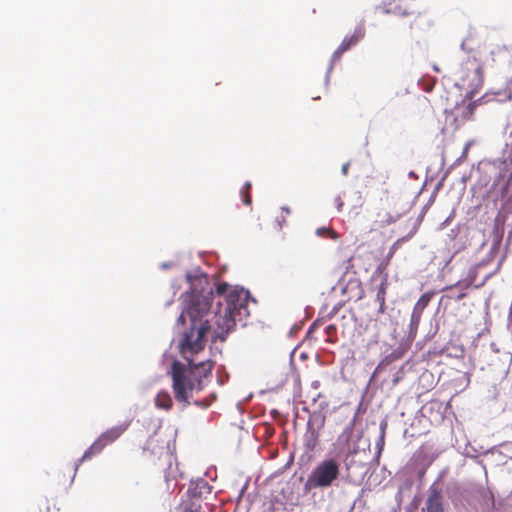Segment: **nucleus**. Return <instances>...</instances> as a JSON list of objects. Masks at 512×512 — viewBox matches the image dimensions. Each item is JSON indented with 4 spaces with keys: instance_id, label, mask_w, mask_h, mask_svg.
Wrapping results in <instances>:
<instances>
[{
    "instance_id": "nucleus-10",
    "label": "nucleus",
    "mask_w": 512,
    "mask_h": 512,
    "mask_svg": "<svg viewBox=\"0 0 512 512\" xmlns=\"http://www.w3.org/2000/svg\"><path fill=\"white\" fill-rule=\"evenodd\" d=\"M492 63L506 62L512 58V50L507 45H496L490 51Z\"/></svg>"
},
{
    "instance_id": "nucleus-14",
    "label": "nucleus",
    "mask_w": 512,
    "mask_h": 512,
    "mask_svg": "<svg viewBox=\"0 0 512 512\" xmlns=\"http://www.w3.org/2000/svg\"><path fill=\"white\" fill-rule=\"evenodd\" d=\"M403 356V353L400 351V350H394L392 353H390L389 355H387L379 364L378 366L376 367L375 369V373L379 372L380 370H382L383 368H385L386 366H388L389 364H391L392 362L402 358Z\"/></svg>"
},
{
    "instance_id": "nucleus-12",
    "label": "nucleus",
    "mask_w": 512,
    "mask_h": 512,
    "mask_svg": "<svg viewBox=\"0 0 512 512\" xmlns=\"http://www.w3.org/2000/svg\"><path fill=\"white\" fill-rule=\"evenodd\" d=\"M402 2V0H386V12L402 16L411 14V12H408L407 9L403 7Z\"/></svg>"
},
{
    "instance_id": "nucleus-3",
    "label": "nucleus",
    "mask_w": 512,
    "mask_h": 512,
    "mask_svg": "<svg viewBox=\"0 0 512 512\" xmlns=\"http://www.w3.org/2000/svg\"><path fill=\"white\" fill-rule=\"evenodd\" d=\"M340 474V464L334 459H326L318 463L309 474L305 484L304 491L310 492L316 488H328Z\"/></svg>"
},
{
    "instance_id": "nucleus-24",
    "label": "nucleus",
    "mask_w": 512,
    "mask_h": 512,
    "mask_svg": "<svg viewBox=\"0 0 512 512\" xmlns=\"http://www.w3.org/2000/svg\"><path fill=\"white\" fill-rule=\"evenodd\" d=\"M464 297H466V293H459V295H457V297L455 298L457 301L463 299Z\"/></svg>"
},
{
    "instance_id": "nucleus-19",
    "label": "nucleus",
    "mask_w": 512,
    "mask_h": 512,
    "mask_svg": "<svg viewBox=\"0 0 512 512\" xmlns=\"http://www.w3.org/2000/svg\"><path fill=\"white\" fill-rule=\"evenodd\" d=\"M334 205L337 209L338 212H341L342 209H343V206H344V201L342 200V198L340 196H337L335 199H334Z\"/></svg>"
},
{
    "instance_id": "nucleus-7",
    "label": "nucleus",
    "mask_w": 512,
    "mask_h": 512,
    "mask_svg": "<svg viewBox=\"0 0 512 512\" xmlns=\"http://www.w3.org/2000/svg\"><path fill=\"white\" fill-rule=\"evenodd\" d=\"M476 107L477 103L475 101L463 100L462 103L457 104L455 107V121L465 123L472 120Z\"/></svg>"
},
{
    "instance_id": "nucleus-15",
    "label": "nucleus",
    "mask_w": 512,
    "mask_h": 512,
    "mask_svg": "<svg viewBox=\"0 0 512 512\" xmlns=\"http://www.w3.org/2000/svg\"><path fill=\"white\" fill-rule=\"evenodd\" d=\"M386 284L381 283V285L378 288L377 294H376V300L379 303V311L384 312L385 305H386Z\"/></svg>"
},
{
    "instance_id": "nucleus-2",
    "label": "nucleus",
    "mask_w": 512,
    "mask_h": 512,
    "mask_svg": "<svg viewBox=\"0 0 512 512\" xmlns=\"http://www.w3.org/2000/svg\"><path fill=\"white\" fill-rule=\"evenodd\" d=\"M249 292L239 287L229 286L221 283L216 288V295L212 293L203 294L192 290L183 295L184 310L177 319L178 324H184L186 317H189L187 310L194 298H201L207 302V310L200 319L209 321L210 330H213L215 337L224 340L227 334L234 328L236 319L241 320L243 314H247V299Z\"/></svg>"
},
{
    "instance_id": "nucleus-26",
    "label": "nucleus",
    "mask_w": 512,
    "mask_h": 512,
    "mask_svg": "<svg viewBox=\"0 0 512 512\" xmlns=\"http://www.w3.org/2000/svg\"><path fill=\"white\" fill-rule=\"evenodd\" d=\"M470 285H471V282H467L464 287L468 288Z\"/></svg>"
},
{
    "instance_id": "nucleus-4",
    "label": "nucleus",
    "mask_w": 512,
    "mask_h": 512,
    "mask_svg": "<svg viewBox=\"0 0 512 512\" xmlns=\"http://www.w3.org/2000/svg\"><path fill=\"white\" fill-rule=\"evenodd\" d=\"M456 85L473 94L483 84V70L475 57H468L455 72Z\"/></svg>"
},
{
    "instance_id": "nucleus-22",
    "label": "nucleus",
    "mask_w": 512,
    "mask_h": 512,
    "mask_svg": "<svg viewBox=\"0 0 512 512\" xmlns=\"http://www.w3.org/2000/svg\"><path fill=\"white\" fill-rule=\"evenodd\" d=\"M327 235H329V237L331 239H333V240H338L339 239V234L336 231H334V230H332L330 228H329V231H328Z\"/></svg>"
},
{
    "instance_id": "nucleus-20",
    "label": "nucleus",
    "mask_w": 512,
    "mask_h": 512,
    "mask_svg": "<svg viewBox=\"0 0 512 512\" xmlns=\"http://www.w3.org/2000/svg\"><path fill=\"white\" fill-rule=\"evenodd\" d=\"M401 241H404V238L397 240V241H396V242L391 246V248H390V252H389V256H392V255L396 252V250H397V248H398V246H399V243H400Z\"/></svg>"
},
{
    "instance_id": "nucleus-23",
    "label": "nucleus",
    "mask_w": 512,
    "mask_h": 512,
    "mask_svg": "<svg viewBox=\"0 0 512 512\" xmlns=\"http://www.w3.org/2000/svg\"><path fill=\"white\" fill-rule=\"evenodd\" d=\"M349 166H350V164H349V163H345V164L342 166L341 171H342V174H343V175H345V176H346V175L348 174Z\"/></svg>"
},
{
    "instance_id": "nucleus-8",
    "label": "nucleus",
    "mask_w": 512,
    "mask_h": 512,
    "mask_svg": "<svg viewBox=\"0 0 512 512\" xmlns=\"http://www.w3.org/2000/svg\"><path fill=\"white\" fill-rule=\"evenodd\" d=\"M425 510L427 512H444L441 493L433 486L430 488V493L426 500V507L423 509V512Z\"/></svg>"
},
{
    "instance_id": "nucleus-17",
    "label": "nucleus",
    "mask_w": 512,
    "mask_h": 512,
    "mask_svg": "<svg viewBox=\"0 0 512 512\" xmlns=\"http://www.w3.org/2000/svg\"><path fill=\"white\" fill-rule=\"evenodd\" d=\"M385 428L386 424H381L380 427L375 431V448H383L384 446V436H385Z\"/></svg>"
},
{
    "instance_id": "nucleus-9",
    "label": "nucleus",
    "mask_w": 512,
    "mask_h": 512,
    "mask_svg": "<svg viewBox=\"0 0 512 512\" xmlns=\"http://www.w3.org/2000/svg\"><path fill=\"white\" fill-rule=\"evenodd\" d=\"M434 295L433 291H429L421 295L417 303L415 304L413 308V312L411 315V322L415 323L416 325L419 323L422 313L424 309L428 306L429 302L431 301L432 297Z\"/></svg>"
},
{
    "instance_id": "nucleus-27",
    "label": "nucleus",
    "mask_w": 512,
    "mask_h": 512,
    "mask_svg": "<svg viewBox=\"0 0 512 512\" xmlns=\"http://www.w3.org/2000/svg\"><path fill=\"white\" fill-rule=\"evenodd\" d=\"M88 454H89V452H86L83 457L86 458L88 456Z\"/></svg>"
},
{
    "instance_id": "nucleus-13",
    "label": "nucleus",
    "mask_w": 512,
    "mask_h": 512,
    "mask_svg": "<svg viewBox=\"0 0 512 512\" xmlns=\"http://www.w3.org/2000/svg\"><path fill=\"white\" fill-rule=\"evenodd\" d=\"M194 487H190L189 490H192L193 495L201 497L203 494L211 493V487L207 483V481L201 479L193 484Z\"/></svg>"
},
{
    "instance_id": "nucleus-11",
    "label": "nucleus",
    "mask_w": 512,
    "mask_h": 512,
    "mask_svg": "<svg viewBox=\"0 0 512 512\" xmlns=\"http://www.w3.org/2000/svg\"><path fill=\"white\" fill-rule=\"evenodd\" d=\"M155 405L159 409L170 410L173 407V400L167 391H160L155 398Z\"/></svg>"
},
{
    "instance_id": "nucleus-21",
    "label": "nucleus",
    "mask_w": 512,
    "mask_h": 512,
    "mask_svg": "<svg viewBox=\"0 0 512 512\" xmlns=\"http://www.w3.org/2000/svg\"><path fill=\"white\" fill-rule=\"evenodd\" d=\"M328 231H329V228H326V227H322V228H318L316 233L318 236H326L328 234Z\"/></svg>"
},
{
    "instance_id": "nucleus-16",
    "label": "nucleus",
    "mask_w": 512,
    "mask_h": 512,
    "mask_svg": "<svg viewBox=\"0 0 512 512\" xmlns=\"http://www.w3.org/2000/svg\"><path fill=\"white\" fill-rule=\"evenodd\" d=\"M251 187H252V184H251V182L248 181L242 186L241 191H240L242 201L247 206L251 205V203H252V198H251V194H250Z\"/></svg>"
},
{
    "instance_id": "nucleus-18",
    "label": "nucleus",
    "mask_w": 512,
    "mask_h": 512,
    "mask_svg": "<svg viewBox=\"0 0 512 512\" xmlns=\"http://www.w3.org/2000/svg\"><path fill=\"white\" fill-rule=\"evenodd\" d=\"M291 210L288 207H282L281 208V214L276 217V222L279 227V229H282L283 226L286 224V218L290 215Z\"/></svg>"
},
{
    "instance_id": "nucleus-6",
    "label": "nucleus",
    "mask_w": 512,
    "mask_h": 512,
    "mask_svg": "<svg viewBox=\"0 0 512 512\" xmlns=\"http://www.w3.org/2000/svg\"><path fill=\"white\" fill-rule=\"evenodd\" d=\"M365 35V30L363 27H357L353 34L345 37L338 48L335 50L332 56L333 61L339 60L342 55L350 50L353 46H355L361 39H363Z\"/></svg>"
},
{
    "instance_id": "nucleus-5",
    "label": "nucleus",
    "mask_w": 512,
    "mask_h": 512,
    "mask_svg": "<svg viewBox=\"0 0 512 512\" xmlns=\"http://www.w3.org/2000/svg\"><path fill=\"white\" fill-rule=\"evenodd\" d=\"M128 428V424H121L103 432L91 448H105L113 444Z\"/></svg>"
},
{
    "instance_id": "nucleus-25",
    "label": "nucleus",
    "mask_w": 512,
    "mask_h": 512,
    "mask_svg": "<svg viewBox=\"0 0 512 512\" xmlns=\"http://www.w3.org/2000/svg\"><path fill=\"white\" fill-rule=\"evenodd\" d=\"M187 280L192 284V277H191V275L187 274Z\"/></svg>"
},
{
    "instance_id": "nucleus-1",
    "label": "nucleus",
    "mask_w": 512,
    "mask_h": 512,
    "mask_svg": "<svg viewBox=\"0 0 512 512\" xmlns=\"http://www.w3.org/2000/svg\"><path fill=\"white\" fill-rule=\"evenodd\" d=\"M207 310V302L194 298L187 310L190 319V329L184 333L180 342V353L187 363L173 361L169 371L172 378V390L175 399L185 406L190 405L194 394L203 390L205 380L211 377L214 368L212 360L194 363L191 356L199 353L205 347V337L210 331L209 321L203 322L200 317Z\"/></svg>"
}]
</instances>
